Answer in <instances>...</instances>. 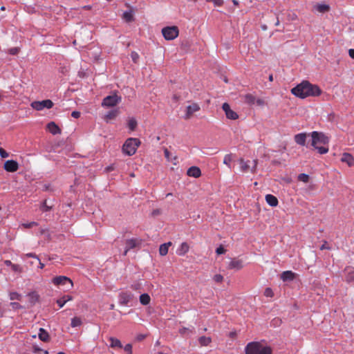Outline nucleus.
Returning <instances> with one entry per match:
<instances>
[{
    "label": "nucleus",
    "instance_id": "f257e3e1",
    "mask_svg": "<svg viewBox=\"0 0 354 354\" xmlns=\"http://www.w3.org/2000/svg\"><path fill=\"white\" fill-rule=\"evenodd\" d=\"M291 93L300 98H306L310 96H319L322 93L320 88L308 81H303L291 89Z\"/></svg>",
    "mask_w": 354,
    "mask_h": 354
},
{
    "label": "nucleus",
    "instance_id": "f03ea898",
    "mask_svg": "<svg viewBox=\"0 0 354 354\" xmlns=\"http://www.w3.org/2000/svg\"><path fill=\"white\" fill-rule=\"evenodd\" d=\"M312 138L311 145L318 151L320 154H325L328 151V147L321 146L329 142L328 138L322 132L313 131L310 133Z\"/></svg>",
    "mask_w": 354,
    "mask_h": 354
},
{
    "label": "nucleus",
    "instance_id": "7ed1b4c3",
    "mask_svg": "<svg viewBox=\"0 0 354 354\" xmlns=\"http://www.w3.org/2000/svg\"><path fill=\"white\" fill-rule=\"evenodd\" d=\"M140 145V141L139 139L135 138H128L122 146V152L127 156H132L136 152Z\"/></svg>",
    "mask_w": 354,
    "mask_h": 354
},
{
    "label": "nucleus",
    "instance_id": "20e7f679",
    "mask_svg": "<svg viewBox=\"0 0 354 354\" xmlns=\"http://www.w3.org/2000/svg\"><path fill=\"white\" fill-rule=\"evenodd\" d=\"M122 100V97L118 96L116 93L111 95H108L104 97L102 102V106L103 107H113L118 104Z\"/></svg>",
    "mask_w": 354,
    "mask_h": 354
},
{
    "label": "nucleus",
    "instance_id": "39448f33",
    "mask_svg": "<svg viewBox=\"0 0 354 354\" xmlns=\"http://www.w3.org/2000/svg\"><path fill=\"white\" fill-rule=\"evenodd\" d=\"M201 110V106L198 103L192 102L186 106L183 118L185 120H190L194 114Z\"/></svg>",
    "mask_w": 354,
    "mask_h": 354
},
{
    "label": "nucleus",
    "instance_id": "423d86ee",
    "mask_svg": "<svg viewBox=\"0 0 354 354\" xmlns=\"http://www.w3.org/2000/svg\"><path fill=\"white\" fill-rule=\"evenodd\" d=\"M263 346L259 342L248 343L245 348V354H258Z\"/></svg>",
    "mask_w": 354,
    "mask_h": 354
},
{
    "label": "nucleus",
    "instance_id": "0eeeda50",
    "mask_svg": "<svg viewBox=\"0 0 354 354\" xmlns=\"http://www.w3.org/2000/svg\"><path fill=\"white\" fill-rule=\"evenodd\" d=\"M163 37L167 40H172L177 37V26H167L162 30Z\"/></svg>",
    "mask_w": 354,
    "mask_h": 354
},
{
    "label": "nucleus",
    "instance_id": "6e6552de",
    "mask_svg": "<svg viewBox=\"0 0 354 354\" xmlns=\"http://www.w3.org/2000/svg\"><path fill=\"white\" fill-rule=\"evenodd\" d=\"M31 106L37 110L41 111L44 108L50 109L53 106V102L50 100H45L42 101H35L31 103Z\"/></svg>",
    "mask_w": 354,
    "mask_h": 354
},
{
    "label": "nucleus",
    "instance_id": "1a4fd4ad",
    "mask_svg": "<svg viewBox=\"0 0 354 354\" xmlns=\"http://www.w3.org/2000/svg\"><path fill=\"white\" fill-rule=\"evenodd\" d=\"M53 283L56 286L65 285L66 283L70 284V288H73V283L72 280L65 276H58L53 279Z\"/></svg>",
    "mask_w": 354,
    "mask_h": 354
},
{
    "label": "nucleus",
    "instance_id": "9d476101",
    "mask_svg": "<svg viewBox=\"0 0 354 354\" xmlns=\"http://www.w3.org/2000/svg\"><path fill=\"white\" fill-rule=\"evenodd\" d=\"M222 109L224 111L226 117L230 120H236L239 118L238 114L230 109L228 103L225 102L222 105Z\"/></svg>",
    "mask_w": 354,
    "mask_h": 354
},
{
    "label": "nucleus",
    "instance_id": "9b49d317",
    "mask_svg": "<svg viewBox=\"0 0 354 354\" xmlns=\"http://www.w3.org/2000/svg\"><path fill=\"white\" fill-rule=\"evenodd\" d=\"M133 298V295L128 291L122 292L119 295V301L122 305H127Z\"/></svg>",
    "mask_w": 354,
    "mask_h": 354
},
{
    "label": "nucleus",
    "instance_id": "f8f14e48",
    "mask_svg": "<svg viewBox=\"0 0 354 354\" xmlns=\"http://www.w3.org/2000/svg\"><path fill=\"white\" fill-rule=\"evenodd\" d=\"M3 168L6 171L15 172L19 169V164L17 161L13 160H8L5 162Z\"/></svg>",
    "mask_w": 354,
    "mask_h": 354
},
{
    "label": "nucleus",
    "instance_id": "ddd939ff",
    "mask_svg": "<svg viewBox=\"0 0 354 354\" xmlns=\"http://www.w3.org/2000/svg\"><path fill=\"white\" fill-rule=\"evenodd\" d=\"M340 160L346 163L350 167L354 165V157L351 153H344Z\"/></svg>",
    "mask_w": 354,
    "mask_h": 354
},
{
    "label": "nucleus",
    "instance_id": "4468645a",
    "mask_svg": "<svg viewBox=\"0 0 354 354\" xmlns=\"http://www.w3.org/2000/svg\"><path fill=\"white\" fill-rule=\"evenodd\" d=\"M187 176L194 178H198L201 176V171L198 167L192 166L187 171Z\"/></svg>",
    "mask_w": 354,
    "mask_h": 354
},
{
    "label": "nucleus",
    "instance_id": "2eb2a0df",
    "mask_svg": "<svg viewBox=\"0 0 354 354\" xmlns=\"http://www.w3.org/2000/svg\"><path fill=\"white\" fill-rule=\"evenodd\" d=\"M346 272V281L347 283L354 282V268L348 266L344 270Z\"/></svg>",
    "mask_w": 354,
    "mask_h": 354
},
{
    "label": "nucleus",
    "instance_id": "dca6fc26",
    "mask_svg": "<svg viewBox=\"0 0 354 354\" xmlns=\"http://www.w3.org/2000/svg\"><path fill=\"white\" fill-rule=\"evenodd\" d=\"M306 137L307 134L306 133H300L294 136V140L297 144L304 146L306 145Z\"/></svg>",
    "mask_w": 354,
    "mask_h": 354
},
{
    "label": "nucleus",
    "instance_id": "f3484780",
    "mask_svg": "<svg viewBox=\"0 0 354 354\" xmlns=\"http://www.w3.org/2000/svg\"><path fill=\"white\" fill-rule=\"evenodd\" d=\"M243 267V261L241 259H233L229 263V269L241 270Z\"/></svg>",
    "mask_w": 354,
    "mask_h": 354
},
{
    "label": "nucleus",
    "instance_id": "a211bd4d",
    "mask_svg": "<svg viewBox=\"0 0 354 354\" xmlns=\"http://www.w3.org/2000/svg\"><path fill=\"white\" fill-rule=\"evenodd\" d=\"M194 332V327L189 326V327L178 328V333L185 337H190Z\"/></svg>",
    "mask_w": 354,
    "mask_h": 354
},
{
    "label": "nucleus",
    "instance_id": "6ab92c4d",
    "mask_svg": "<svg viewBox=\"0 0 354 354\" xmlns=\"http://www.w3.org/2000/svg\"><path fill=\"white\" fill-rule=\"evenodd\" d=\"M47 129L53 135L61 133V129L54 122H50L47 124Z\"/></svg>",
    "mask_w": 354,
    "mask_h": 354
},
{
    "label": "nucleus",
    "instance_id": "aec40b11",
    "mask_svg": "<svg viewBox=\"0 0 354 354\" xmlns=\"http://www.w3.org/2000/svg\"><path fill=\"white\" fill-rule=\"evenodd\" d=\"M138 245V241L136 239H128L126 241V248L124 255H127L128 251L131 249L136 248Z\"/></svg>",
    "mask_w": 354,
    "mask_h": 354
},
{
    "label": "nucleus",
    "instance_id": "412c9836",
    "mask_svg": "<svg viewBox=\"0 0 354 354\" xmlns=\"http://www.w3.org/2000/svg\"><path fill=\"white\" fill-rule=\"evenodd\" d=\"M295 278V273L290 270L284 271L281 274V279L283 281H292Z\"/></svg>",
    "mask_w": 354,
    "mask_h": 354
},
{
    "label": "nucleus",
    "instance_id": "4be33fe9",
    "mask_svg": "<svg viewBox=\"0 0 354 354\" xmlns=\"http://www.w3.org/2000/svg\"><path fill=\"white\" fill-rule=\"evenodd\" d=\"M266 201L271 207H277L279 203L277 198L272 194H267L266 196Z\"/></svg>",
    "mask_w": 354,
    "mask_h": 354
},
{
    "label": "nucleus",
    "instance_id": "5701e85b",
    "mask_svg": "<svg viewBox=\"0 0 354 354\" xmlns=\"http://www.w3.org/2000/svg\"><path fill=\"white\" fill-rule=\"evenodd\" d=\"M38 337L40 340L44 342H48L50 340V336L48 333L42 328H39Z\"/></svg>",
    "mask_w": 354,
    "mask_h": 354
},
{
    "label": "nucleus",
    "instance_id": "b1692460",
    "mask_svg": "<svg viewBox=\"0 0 354 354\" xmlns=\"http://www.w3.org/2000/svg\"><path fill=\"white\" fill-rule=\"evenodd\" d=\"M109 340L110 342V346L111 348H122V344L120 340H119L118 339L115 338V337H110Z\"/></svg>",
    "mask_w": 354,
    "mask_h": 354
},
{
    "label": "nucleus",
    "instance_id": "393cba45",
    "mask_svg": "<svg viewBox=\"0 0 354 354\" xmlns=\"http://www.w3.org/2000/svg\"><path fill=\"white\" fill-rule=\"evenodd\" d=\"M119 114L118 109L111 110L107 113V114L104 116V120L108 122L111 120L115 119Z\"/></svg>",
    "mask_w": 354,
    "mask_h": 354
},
{
    "label": "nucleus",
    "instance_id": "a878e982",
    "mask_svg": "<svg viewBox=\"0 0 354 354\" xmlns=\"http://www.w3.org/2000/svg\"><path fill=\"white\" fill-rule=\"evenodd\" d=\"M73 297L70 295H64L57 300V304L59 308H62L67 301H71Z\"/></svg>",
    "mask_w": 354,
    "mask_h": 354
},
{
    "label": "nucleus",
    "instance_id": "bb28decb",
    "mask_svg": "<svg viewBox=\"0 0 354 354\" xmlns=\"http://www.w3.org/2000/svg\"><path fill=\"white\" fill-rule=\"evenodd\" d=\"M171 245V242L163 243L160 245L159 248V253L161 256H165L168 253L169 248Z\"/></svg>",
    "mask_w": 354,
    "mask_h": 354
},
{
    "label": "nucleus",
    "instance_id": "cd10ccee",
    "mask_svg": "<svg viewBox=\"0 0 354 354\" xmlns=\"http://www.w3.org/2000/svg\"><path fill=\"white\" fill-rule=\"evenodd\" d=\"M198 342L201 346H207L212 342V338L206 336H201L198 339Z\"/></svg>",
    "mask_w": 354,
    "mask_h": 354
},
{
    "label": "nucleus",
    "instance_id": "c85d7f7f",
    "mask_svg": "<svg viewBox=\"0 0 354 354\" xmlns=\"http://www.w3.org/2000/svg\"><path fill=\"white\" fill-rule=\"evenodd\" d=\"M150 296L147 293L142 294L140 296V302L144 306L148 305L150 303Z\"/></svg>",
    "mask_w": 354,
    "mask_h": 354
},
{
    "label": "nucleus",
    "instance_id": "c756f323",
    "mask_svg": "<svg viewBox=\"0 0 354 354\" xmlns=\"http://www.w3.org/2000/svg\"><path fill=\"white\" fill-rule=\"evenodd\" d=\"M29 301L32 304H35L38 301L39 296L36 292H32L28 295Z\"/></svg>",
    "mask_w": 354,
    "mask_h": 354
},
{
    "label": "nucleus",
    "instance_id": "7c9ffc66",
    "mask_svg": "<svg viewBox=\"0 0 354 354\" xmlns=\"http://www.w3.org/2000/svg\"><path fill=\"white\" fill-rule=\"evenodd\" d=\"M239 162H240L241 170L243 172H248L250 170V167L248 165V161L245 162V161H244L243 159L241 158V159H240Z\"/></svg>",
    "mask_w": 354,
    "mask_h": 354
},
{
    "label": "nucleus",
    "instance_id": "2f4dec72",
    "mask_svg": "<svg viewBox=\"0 0 354 354\" xmlns=\"http://www.w3.org/2000/svg\"><path fill=\"white\" fill-rule=\"evenodd\" d=\"M189 246L187 243H183L180 245L178 254L184 255L188 252Z\"/></svg>",
    "mask_w": 354,
    "mask_h": 354
},
{
    "label": "nucleus",
    "instance_id": "473e14b6",
    "mask_svg": "<svg viewBox=\"0 0 354 354\" xmlns=\"http://www.w3.org/2000/svg\"><path fill=\"white\" fill-rule=\"evenodd\" d=\"M244 97H245V102H247L248 104H254L256 99L253 95L248 93V94L245 95Z\"/></svg>",
    "mask_w": 354,
    "mask_h": 354
},
{
    "label": "nucleus",
    "instance_id": "72a5a7b5",
    "mask_svg": "<svg viewBox=\"0 0 354 354\" xmlns=\"http://www.w3.org/2000/svg\"><path fill=\"white\" fill-rule=\"evenodd\" d=\"M9 297L10 300H19L20 301L22 298L21 295L17 292H10L9 294Z\"/></svg>",
    "mask_w": 354,
    "mask_h": 354
},
{
    "label": "nucleus",
    "instance_id": "f704fd0d",
    "mask_svg": "<svg viewBox=\"0 0 354 354\" xmlns=\"http://www.w3.org/2000/svg\"><path fill=\"white\" fill-rule=\"evenodd\" d=\"M123 19L127 21V22H130L131 21H133V15L131 13V12L130 11H126L123 13Z\"/></svg>",
    "mask_w": 354,
    "mask_h": 354
},
{
    "label": "nucleus",
    "instance_id": "c9c22d12",
    "mask_svg": "<svg viewBox=\"0 0 354 354\" xmlns=\"http://www.w3.org/2000/svg\"><path fill=\"white\" fill-rule=\"evenodd\" d=\"M232 160V155L227 154L225 156L223 159V163L226 165L229 168H231V162Z\"/></svg>",
    "mask_w": 354,
    "mask_h": 354
},
{
    "label": "nucleus",
    "instance_id": "e433bc0d",
    "mask_svg": "<svg viewBox=\"0 0 354 354\" xmlns=\"http://www.w3.org/2000/svg\"><path fill=\"white\" fill-rule=\"evenodd\" d=\"M137 127V121L134 118H131L128 121V127L131 131H134Z\"/></svg>",
    "mask_w": 354,
    "mask_h": 354
},
{
    "label": "nucleus",
    "instance_id": "4c0bfd02",
    "mask_svg": "<svg viewBox=\"0 0 354 354\" xmlns=\"http://www.w3.org/2000/svg\"><path fill=\"white\" fill-rule=\"evenodd\" d=\"M82 324V320L80 317H73L72 319H71V326L72 327H77V326H81Z\"/></svg>",
    "mask_w": 354,
    "mask_h": 354
},
{
    "label": "nucleus",
    "instance_id": "58836bf2",
    "mask_svg": "<svg viewBox=\"0 0 354 354\" xmlns=\"http://www.w3.org/2000/svg\"><path fill=\"white\" fill-rule=\"evenodd\" d=\"M329 6L326 4H319L317 6V10L319 12H325L329 10Z\"/></svg>",
    "mask_w": 354,
    "mask_h": 354
},
{
    "label": "nucleus",
    "instance_id": "ea45409f",
    "mask_svg": "<svg viewBox=\"0 0 354 354\" xmlns=\"http://www.w3.org/2000/svg\"><path fill=\"white\" fill-rule=\"evenodd\" d=\"M272 349L269 346H263L258 354H272Z\"/></svg>",
    "mask_w": 354,
    "mask_h": 354
},
{
    "label": "nucleus",
    "instance_id": "a19ab883",
    "mask_svg": "<svg viewBox=\"0 0 354 354\" xmlns=\"http://www.w3.org/2000/svg\"><path fill=\"white\" fill-rule=\"evenodd\" d=\"M298 180L306 183L309 181V176L306 174H300L298 176Z\"/></svg>",
    "mask_w": 354,
    "mask_h": 354
},
{
    "label": "nucleus",
    "instance_id": "79ce46f5",
    "mask_svg": "<svg viewBox=\"0 0 354 354\" xmlns=\"http://www.w3.org/2000/svg\"><path fill=\"white\" fill-rule=\"evenodd\" d=\"M12 271L18 273H21L23 272V268L19 264H12L11 267Z\"/></svg>",
    "mask_w": 354,
    "mask_h": 354
},
{
    "label": "nucleus",
    "instance_id": "37998d69",
    "mask_svg": "<svg viewBox=\"0 0 354 354\" xmlns=\"http://www.w3.org/2000/svg\"><path fill=\"white\" fill-rule=\"evenodd\" d=\"M213 280H214L216 283H221V282H223V275H221V274H215V275L213 277Z\"/></svg>",
    "mask_w": 354,
    "mask_h": 354
},
{
    "label": "nucleus",
    "instance_id": "c03bdc74",
    "mask_svg": "<svg viewBox=\"0 0 354 354\" xmlns=\"http://www.w3.org/2000/svg\"><path fill=\"white\" fill-rule=\"evenodd\" d=\"M264 295L268 297H272L274 295L272 290L270 288H266L264 291Z\"/></svg>",
    "mask_w": 354,
    "mask_h": 354
},
{
    "label": "nucleus",
    "instance_id": "a18cd8bd",
    "mask_svg": "<svg viewBox=\"0 0 354 354\" xmlns=\"http://www.w3.org/2000/svg\"><path fill=\"white\" fill-rule=\"evenodd\" d=\"M131 57L134 63H138L140 57L136 52L133 51L131 53Z\"/></svg>",
    "mask_w": 354,
    "mask_h": 354
},
{
    "label": "nucleus",
    "instance_id": "49530a36",
    "mask_svg": "<svg viewBox=\"0 0 354 354\" xmlns=\"http://www.w3.org/2000/svg\"><path fill=\"white\" fill-rule=\"evenodd\" d=\"M10 305L14 310L22 308V306L18 302H11Z\"/></svg>",
    "mask_w": 354,
    "mask_h": 354
},
{
    "label": "nucleus",
    "instance_id": "de8ad7c7",
    "mask_svg": "<svg viewBox=\"0 0 354 354\" xmlns=\"http://www.w3.org/2000/svg\"><path fill=\"white\" fill-rule=\"evenodd\" d=\"M124 349L128 354L132 353V345L131 344H126Z\"/></svg>",
    "mask_w": 354,
    "mask_h": 354
},
{
    "label": "nucleus",
    "instance_id": "09e8293b",
    "mask_svg": "<svg viewBox=\"0 0 354 354\" xmlns=\"http://www.w3.org/2000/svg\"><path fill=\"white\" fill-rule=\"evenodd\" d=\"M0 156L1 158H6L9 156V154L3 148L0 147Z\"/></svg>",
    "mask_w": 354,
    "mask_h": 354
},
{
    "label": "nucleus",
    "instance_id": "8fccbe9b",
    "mask_svg": "<svg viewBox=\"0 0 354 354\" xmlns=\"http://www.w3.org/2000/svg\"><path fill=\"white\" fill-rule=\"evenodd\" d=\"M42 207L44 212H48L52 209V206H48L47 205L46 201H44Z\"/></svg>",
    "mask_w": 354,
    "mask_h": 354
},
{
    "label": "nucleus",
    "instance_id": "3c124183",
    "mask_svg": "<svg viewBox=\"0 0 354 354\" xmlns=\"http://www.w3.org/2000/svg\"><path fill=\"white\" fill-rule=\"evenodd\" d=\"M37 225V223L36 222H30V223H24L23 224V226L25 227V228H30L33 226H36Z\"/></svg>",
    "mask_w": 354,
    "mask_h": 354
},
{
    "label": "nucleus",
    "instance_id": "603ef678",
    "mask_svg": "<svg viewBox=\"0 0 354 354\" xmlns=\"http://www.w3.org/2000/svg\"><path fill=\"white\" fill-rule=\"evenodd\" d=\"M320 250H330V247L328 246V242L326 241H324V243L322 244V245L320 247Z\"/></svg>",
    "mask_w": 354,
    "mask_h": 354
},
{
    "label": "nucleus",
    "instance_id": "864d4df0",
    "mask_svg": "<svg viewBox=\"0 0 354 354\" xmlns=\"http://www.w3.org/2000/svg\"><path fill=\"white\" fill-rule=\"evenodd\" d=\"M213 3L215 6H221L223 5V0H213Z\"/></svg>",
    "mask_w": 354,
    "mask_h": 354
},
{
    "label": "nucleus",
    "instance_id": "5fc2aeb1",
    "mask_svg": "<svg viewBox=\"0 0 354 354\" xmlns=\"http://www.w3.org/2000/svg\"><path fill=\"white\" fill-rule=\"evenodd\" d=\"M216 254H224L225 252V250L224 249L223 247L222 246H220L218 247L216 250Z\"/></svg>",
    "mask_w": 354,
    "mask_h": 354
},
{
    "label": "nucleus",
    "instance_id": "6e6d98bb",
    "mask_svg": "<svg viewBox=\"0 0 354 354\" xmlns=\"http://www.w3.org/2000/svg\"><path fill=\"white\" fill-rule=\"evenodd\" d=\"M80 112L74 111L71 113V116L74 118H79L80 117Z\"/></svg>",
    "mask_w": 354,
    "mask_h": 354
},
{
    "label": "nucleus",
    "instance_id": "4d7b16f0",
    "mask_svg": "<svg viewBox=\"0 0 354 354\" xmlns=\"http://www.w3.org/2000/svg\"><path fill=\"white\" fill-rule=\"evenodd\" d=\"M26 257H32L36 259L37 261H39V259L35 253H27L26 254Z\"/></svg>",
    "mask_w": 354,
    "mask_h": 354
},
{
    "label": "nucleus",
    "instance_id": "13d9d810",
    "mask_svg": "<svg viewBox=\"0 0 354 354\" xmlns=\"http://www.w3.org/2000/svg\"><path fill=\"white\" fill-rule=\"evenodd\" d=\"M18 53V49L16 48H11L10 50V53L12 55H15Z\"/></svg>",
    "mask_w": 354,
    "mask_h": 354
},
{
    "label": "nucleus",
    "instance_id": "bf43d9fd",
    "mask_svg": "<svg viewBox=\"0 0 354 354\" xmlns=\"http://www.w3.org/2000/svg\"><path fill=\"white\" fill-rule=\"evenodd\" d=\"M348 55L352 59H354V49H349Z\"/></svg>",
    "mask_w": 354,
    "mask_h": 354
},
{
    "label": "nucleus",
    "instance_id": "052dcab7",
    "mask_svg": "<svg viewBox=\"0 0 354 354\" xmlns=\"http://www.w3.org/2000/svg\"><path fill=\"white\" fill-rule=\"evenodd\" d=\"M4 263H5V265H6L7 266H10V267H12V265L13 264V263L11 262V261H10V260H6V261H4Z\"/></svg>",
    "mask_w": 354,
    "mask_h": 354
},
{
    "label": "nucleus",
    "instance_id": "680f3d73",
    "mask_svg": "<svg viewBox=\"0 0 354 354\" xmlns=\"http://www.w3.org/2000/svg\"><path fill=\"white\" fill-rule=\"evenodd\" d=\"M165 155L167 160H169V152L167 149H165Z\"/></svg>",
    "mask_w": 354,
    "mask_h": 354
},
{
    "label": "nucleus",
    "instance_id": "e2e57ef3",
    "mask_svg": "<svg viewBox=\"0 0 354 354\" xmlns=\"http://www.w3.org/2000/svg\"><path fill=\"white\" fill-rule=\"evenodd\" d=\"M253 162H254V165H253L252 169H251V171H252V172H254V169H255V168H256V167H257V160H254L253 161Z\"/></svg>",
    "mask_w": 354,
    "mask_h": 354
},
{
    "label": "nucleus",
    "instance_id": "0e129e2a",
    "mask_svg": "<svg viewBox=\"0 0 354 354\" xmlns=\"http://www.w3.org/2000/svg\"><path fill=\"white\" fill-rule=\"evenodd\" d=\"M114 169V167L113 165L109 166L106 168V171H111Z\"/></svg>",
    "mask_w": 354,
    "mask_h": 354
},
{
    "label": "nucleus",
    "instance_id": "69168bd1",
    "mask_svg": "<svg viewBox=\"0 0 354 354\" xmlns=\"http://www.w3.org/2000/svg\"><path fill=\"white\" fill-rule=\"evenodd\" d=\"M39 261V268H41V269H42V268L44 267V264L43 263H41V262L40 261V260H39V261Z\"/></svg>",
    "mask_w": 354,
    "mask_h": 354
},
{
    "label": "nucleus",
    "instance_id": "338daca9",
    "mask_svg": "<svg viewBox=\"0 0 354 354\" xmlns=\"http://www.w3.org/2000/svg\"><path fill=\"white\" fill-rule=\"evenodd\" d=\"M131 288L133 289V290H138V285H132L131 286Z\"/></svg>",
    "mask_w": 354,
    "mask_h": 354
},
{
    "label": "nucleus",
    "instance_id": "774afa93",
    "mask_svg": "<svg viewBox=\"0 0 354 354\" xmlns=\"http://www.w3.org/2000/svg\"><path fill=\"white\" fill-rule=\"evenodd\" d=\"M269 81L272 82L273 81V75L271 74L269 75Z\"/></svg>",
    "mask_w": 354,
    "mask_h": 354
}]
</instances>
